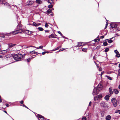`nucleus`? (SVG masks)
Listing matches in <instances>:
<instances>
[{"mask_svg":"<svg viewBox=\"0 0 120 120\" xmlns=\"http://www.w3.org/2000/svg\"><path fill=\"white\" fill-rule=\"evenodd\" d=\"M111 117L110 115H108L106 117L105 119L106 120H110L111 119Z\"/></svg>","mask_w":120,"mask_h":120,"instance_id":"obj_10","label":"nucleus"},{"mask_svg":"<svg viewBox=\"0 0 120 120\" xmlns=\"http://www.w3.org/2000/svg\"><path fill=\"white\" fill-rule=\"evenodd\" d=\"M30 60H31V59H30V58L28 59H27V61L28 62H29L30 61Z\"/></svg>","mask_w":120,"mask_h":120,"instance_id":"obj_41","label":"nucleus"},{"mask_svg":"<svg viewBox=\"0 0 120 120\" xmlns=\"http://www.w3.org/2000/svg\"><path fill=\"white\" fill-rule=\"evenodd\" d=\"M56 50V49H53L52 50V51H54Z\"/></svg>","mask_w":120,"mask_h":120,"instance_id":"obj_53","label":"nucleus"},{"mask_svg":"<svg viewBox=\"0 0 120 120\" xmlns=\"http://www.w3.org/2000/svg\"><path fill=\"white\" fill-rule=\"evenodd\" d=\"M30 52V53H32V54H39L37 52L34 51H32L31 52Z\"/></svg>","mask_w":120,"mask_h":120,"instance_id":"obj_19","label":"nucleus"},{"mask_svg":"<svg viewBox=\"0 0 120 120\" xmlns=\"http://www.w3.org/2000/svg\"><path fill=\"white\" fill-rule=\"evenodd\" d=\"M16 45L15 44H8V46L9 48H10L15 45Z\"/></svg>","mask_w":120,"mask_h":120,"instance_id":"obj_9","label":"nucleus"},{"mask_svg":"<svg viewBox=\"0 0 120 120\" xmlns=\"http://www.w3.org/2000/svg\"><path fill=\"white\" fill-rule=\"evenodd\" d=\"M40 24L39 23L37 24L35 22H34L33 23V25L35 26H39Z\"/></svg>","mask_w":120,"mask_h":120,"instance_id":"obj_12","label":"nucleus"},{"mask_svg":"<svg viewBox=\"0 0 120 120\" xmlns=\"http://www.w3.org/2000/svg\"><path fill=\"white\" fill-rule=\"evenodd\" d=\"M4 112H5L6 113H7V112H6V111H4Z\"/></svg>","mask_w":120,"mask_h":120,"instance_id":"obj_60","label":"nucleus"},{"mask_svg":"<svg viewBox=\"0 0 120 120\" xmlns=\"http://www.w3.org/2000/svg\"><path fill=\"white\" fill-rule=\"evenodd\" d=\"M38 30L40 31H42L44 30L43 29L42 27H39L38 28Z\"/></svg>","mask_w":120,"mask_h":120,"instance_id":"obj_22","label":"nucleus"},{"mask_svg":"<svg viewBox=\"0 0 120 120\" xmlns=\"http://www.w3.org/2000/svg\"><path fill=\"white\" fill-rule=\"evenodd\" d=\"M118 72L119 73H120V69L119 70Z\"/></svg>","mask_w":120,"mask_h":120,"instance_id":"obj_62","label":"nucleus"},{"mask_svg":"<svg viewBox=\"0 0 120 120\" xmlns=\"http://www.w3.org/2000/svg\"><path fill=\"white\" fill-rule=\"evenodd\" d=\"M112 39V38H110V40L108 41V42L109 43H111L112 42H113V41L111 40Z\"/></svg>","mask_w":120,"mask_h":120,"instance_id":"obj_23","label":"nucleus"},{"mask_svg":"<svg viewBox=\"0 0 120 120\" xmlns=\"http://www.w3.org/2000/svg\"><path fill=\"white\" fill-rule=\"evenodd\" d=\"M82 120H86V117H84L82 118Z\"/></svg>","mask_w":120,"mask_h":120,"instance_id":"obj_38","label":"nucleus"},{"mask_svg":"<svg viewBox=\"0 0 120 120\" xmlns=\"http://www.w3.org/2000/svg\"><path fill=\"white\" fill-rule=\"evenodd\" d=\"M61 36H62L64 38L66 39V38H65V37H64V36L63 35H62Z\"/></svg>","mask_w":120,"mask_h":120,"instance_id":"obj_54","label":"nucleus"},{"mask_svg":"<svg viewBox=\"0 0 120 120\" xmlns=\"http://www.w3.org/2000/svg\"><path fill=\"white\" fill-rule=\"evenodd\" d=\"M22 48H27L28 47H27L25 45H23L22 46Z\"/></svg>","mask_w":120,"mask_h":120,"instance_id":"obj_30","label":"nucleus"},{"mask_svg":"<svg viewBox=\"0 0 120 120\" xmlns=\"http://www.w3.org/2000/svg\"><path fill=\"white\" fill-rule=\"evenodd\" d=\"M114 52L116 54L119 53L118 52L117 50H115L114 51Z\"/></svg>","mask_w":120,"mask_h":120,"instance_id":"obj_33","label":"nucleus"},{"mask_svg":"<svg viewBox=\"0 0 120 120\" xmlns=\"http://www.w3.org/2000/svg\"><path fill=\"white\" fill-rule=\"evenodd\" d=\"M104 73V71H103V72H101V76L103 74V73Z\"/></svg>","mask_w":120,"mask_h":120,"instance_id":"obj_48","label":"nucleus"},{"mask_svg":"<svg viewBox=\"0 0 120 120\" xmlns=\"http://www.w3.org/2000/svg\"><path fill=\"white\" fill-rule=\"evenodd\" d=\"M109 49L108 48H106L105 50V52H107L109 50Z\"/></svg>","mask_w":120,"mask_h":120,"instance_id":"obj_29","label":"nucleus"},{"mask_svg":"<svg viewBox=\"0 0 120 120\" xmlns=\"http://www.w3.org/2000/svg\"><path fill=\"white\" fill-rule=\"evenodd\" d=\"M61 47V46H58V47H57V48H56V50H58V49L59 48H60Z\"/></svg>","mask_w":120,"mask_h":120,"instance_id":"obj_39","label":"nucleus"},{"mask_svg":"<svg viewBox=\"0 0 120 120\" xmlns=\"http://www.w3.org/2000/svg\"><path fill=\"white\" fill-rule=\"evenodd\" d=\"M116 56L118 57H120V54H119V53L118 54H116Z\"/></svg>","mask_w":120,"mask_h":120,"instance_id":"obj_27","label":"nucleus"},{"mask_svg":"<svg viewBox=\"0 0 120 120\" xmlns=\"http://www.w3.org/2000/svg\"><path fill=\"white\" fill-rule=\"evenodd\" d=\"M51 1H52L50 0H48V2L49 3L51 4Z\"/></svg>","mask_w":120,"mask_h":120,"instance_id":"obj_43","label":"nucleus"},{"mask_svg":"<svg viewBox=\"0 0 120 120\" xmlns=\"http://www.w3.org/2000/svg\"><path fill=\"white\" fill-rule=\"evenodd\" d=\"M102 97V96L101 94H100L97 96H96V97H94V100L95 101L96 99H97L98 100L99 99H100Z\"/></svg>","mask_w":120,"mask_h":120,"instance_id":"obj_7","label":"nucleus"},{"mask_svg":"<svg viewBox=\"0 0 120 120\" xmlns=\"http://www.w3.org/2000/svg\"><path fill=\"white\" fill-rule=\"evenodd\" d=\"M65 49H60L57 52H60V51H62L63 50H64Z\"/></svg>","mask_w":120,"mask_h":120,"instance_id":"obj_31","label":"nucleus"},{"mask_svg":"<svg viewBox=\"0 0 120 120\" xmlns=\"http://www.w3.org/2000/svg\"><path fill=\"white\" fill-rule=\"evenodd\" d=\"M112 88L111 87H110L109 89V92L110 94H112L113 93V92L112 91Z\"/></svg>","mask_w":120,"mask_h":120,"instance_id":"obj_13","label":"nucleus"},{"mask_svg":"<svg viewBox=\"0 0 120 120\" xmlns=\"http://www.w3.org/2000/svg\"><path fill=\"white\" fill-rule=\"evenodd\" d=\"M113 91L115 94H117L119 93L118 90L116 89H114Z\"/></svg>","mask_w":120,"mask_h":120,"instance_id":"obj_15","label":"nucleus"},{"mask_svg":"<svg viewBox=\"0 0 120 120\" xmlns=\"http://www.w3.org/2000/svg\"><path fill=\"white\" fill-rule=\"evenodd\" d=\"M5 56L6 58H10L12 57V56L10 54H8L5 55Z\"/></svg>","mask_w":120,"mask_h":120,"instance_id":"obj_14","label":"nucleus"},{"mask_svg":"<svg viewBox=\"0 0 120 120\" xmlns=\"http://www.w3.org/2000/svg\"><path fill=\"white\" fill-rule=\"evenodd\" d=\"M107 22H106V24L105 25V29H106V28H107V25H108V23H107Z\"/></svg>","mask_w":120,"mask_h":120,"instance_id":"obj_36","label":"nucleus"},{"mask_svg":"<svg viewBox=\"0 0 120 120\" xmlns=\"http://www.w3.org/2000/svg\"><path fill=\"white\" fill-rule=\"evenodd\" d=\"M58 33L60 34L61 35V36H62V34L61 33L60 31H58Z\"/></svg>","mask_w":120,"mask_h":120,"instance_id":"obj_40","label":"nucleus"},{"mask_svg":"<svg viewBox=\"0 0 120 120\" xmlns=\"http://www.w3.org/2000/svg\"><path fill=\"white\" fill-rule=\"evenodd\" d=\"M102 84L100 83L97 86V89H95L94 88L93 93L94 95L97 94L98 93V92L97 90H101L102 89Z\"/></svg>","mask_w":120,"mask_h":120,"instance_id":"obj_1","label":"nucleus"},{"mask_svg":"<svg viewBox=\"0 0 120 120\" xmlns=\"http://www.w3.org/2000/svg\"><path fill=\"white\" fill-rule=\"evenodd\" d=\"M38 117L39 118H42L43 119H44V117H43V116H41L40 115L38 116Z\"/></svg>","mask_w":120,"mask_h":120,"instance_id":"obj_25","label":"nucleus"},{"mask_svg":"<svg viewBox=\"0 0 120 120\" xmlns=\"http://www.w3.org/2000/svg\"><path fill=\"white\" fill-rule=\"evenodd\" d=\"M105 113V112L104 111H102L101 112V116L102 117H103L104 116V115Z\"/></svg>","mask_w":120,"mask_h":120,"instance_id":"obj_16","label":"nucleus"},{"mask_svg":"<svg viewBox=\"0 0 120 120\" xmlns=\"http://www.w3.org/2000/svg\"><path fill=\"white\" fill-rule=\"evenodd\" d=\"M111 96V95L110 94L106 95L105 97V99L107 101L108 100L110 97Z\"/></svg>","mask_w":120,"mask_h":120,"instance_id":"obj_8","label":"nucleus"},{"mask_svg":"<svg viewBox=\"0 0 120 120\" xmlns=\"http://www.w3.org/2000/svg\"><path fill=\"white\" fill-rule=\"evenodd\" d=\"M4 0H0V2H3L4 1Z\"/></svg>","mask_w":120,"mask_h":120,"instance_id":"obj_52","label":"nucleus"},{"mask_svg":"<svg viewBox=\"0 0 120 120\" xmlns=\"http://www.w3.org/2000/svg\"><path fill=\"white\" fill-rule=\"evenodd\" d=\"M22 106H23L24 107H25L27 109H28V108L24 104Z\"/></svg>","mask_w":120,"mask_h":120,"instance_id":"obj_47","label":"nucleus"},{"mask_svg":"<svg viewBox=\"0 0 120 120\" xmlns=\"http://www.w3.org/2000/svg\"><path fill=\"white\" fill-rule=\"evenodd\" d=\"M84 43L83 42H79L78 43V46L79 47L81 46L82 45H83V44Z\"/></svg>","mask_w":120,"mask_h":120,"instance_id":"obj_17","label":"nucleus"},{"mask_svg":"<svg viewBox=\"0 0 120 120\" xmlns=\"http://www.w3.org/2000/svg\"><path fill=\"white\" fill-rule=\"evenodd\" d=\"M55 38V35L54 34H51L49 36V38Z\"/></svg>","mask_w":120,"mask_h":120,"instance_id":"obj_11","label":"nucleus"},{"mask_svg":"<svg viewBox=\"0 0 120 120\" xmlns=\"http://www.w3.org/2000/svg\"><path fill=\"white\" fill-rule=\"evenodd\" d=\"M106 77L108 79H109L110 80H111L112 79V78L109 76L106 75Z\"/></svg>","mask_w":120,"mask_h":120,"instance_id":"obj_24","label":"nucleus"},{"mask_svg":"<svg viewBox=\"0 0 120 120\" xmlns=\"http://www.w3.org/2000/svg\"><path fill=\"white\" fill-rule=\"evenodd\" d=\"M49 30H45V32H49Z\"/></svg>","mask_w":120,"mask_h":120,"instance_id":"obj_51","label":"nucleus"},{"mask_svg":"<svg viewBox=\"0 0 120 120\" xmlns=\"http://www.w3.org/2000/svg\"><path fill=\"white\" fill-rule=\"evenodd\" d=\"M53 7V6L52 5H50L48 6V7L49 8H52Z\"/></svg>","mask_w":120,"mask_h":120,"instance_id":"obj_28","label":"nucleus"},{"mask_svg":"<svg viewBox=\"0 0 120 120\" xmlns=\"http://www.w3.org/2000/svg\"><path fill=\"white\" fill-rule=\"evenodd\" d=\"M52 11V10L51 9H49L47 11V13L49 14Z\"/></svg>","mask_w":120,"mask_h":120,"instance_id":"obj_21","label":"nucleus"},{"mask_svg":"<svg viewBox=\"0 0 120 120\" xmlns=\"http://www.w3.org/2000/svg\"><path fill=\"white\" fill-rule=\"evenodd\" d=\"M34 1L31 0L28 1L26 3V5L28 6H31L34 2Z\"/></svg>","mask_w":120,"mask_h":120,"instance_id":"obj_5","label":"nucleus"},{"mask_svg":"<svg viewBox=\"0 0 120 120\" xmlns=\"http://www.w3.org/2000/svg\"><path fill=\"white\" fill-rule=\"evenodd\" d=\"M31 47H33L36 48V47L34 46H31Z\"/></svg>","mask_w":120,"mask_h":120,"instance_id":"obj_61","label":"nucleus"},{"mask_svg":"<svg viewBox=\"0 0 120 120\" xmlns=\"http://www.w3.org/2000/svg\"><path fill=\"white\" fill-rule=\"evenodd\" d=\"M118 75L119 76H120V73L118 72Z\"/></svg>","mask_w":120,"mask_h":120,"instance_id":"obj_56","label":"nucleus"},{"mask_svg":"<svg viewBox=\"0 0 120 120\" xmlns=\"http://www.w3.org/2000/svg\"><path fill=\"white\" fill-rule=\"evenodd\" d=\"M98 67L99 68L98 70H99V71H101L102 70H101V67Z\"/></svg>","mask_w":120,"mask_h":120,"instance_id":"obj_37","label":"nucleus"},{"mask_svg":"<svg viewBox=\"0 0 120 120\" xmlns=\"http://www.w3.org/2000/svg\"><path fill=\"white\" fill-rule=\"evenodd\" d=\"M7 52V51H6V50H5L4 51V52H3L4 53H6Z\"/></svg>","mask_w":120,"mask_h":120,"instance_id":"obj_55","label":"nucleus"},{"mask_svg":"<svg viewBox=\"0 0 120 120\" xmlns=\"http://www.w3.org/2000/svg\"><path fill=\"white\" fill-rule=\"evenodd\" d=\"M103 44L105 46H107L108 45L107 43L106 42H104Z\"/></svg>","mask_w":120,"mask_h":120,"instance_id":"obj_26","label":"nucleus"},{"mask_svg":"<svg viewBox=\"0 0 120 120\" xmlns=\"http://www.w3.org/2000/svg\"><path fill=\"white\" fill-rule=\"evenodd\" d=\"M86 49H84V48H83V49H82V50L83 51H84V52H86Z\"/></svg>","mask_w":120,"mask_h":120,"instance_id":"obj_32","label":"nucleus"},{"mask_svg":"<svg viewBox=\"0 0 120 120\" xmlns=\"http://www.w3.org/2000/svg\"><path fill=\"white\" fill-rule=\"evenodd\" d=\"M118 88L119 89H120V85H119V86Z\"/></svg>","mask_w":120,"mask_h":120,"instance_id":"obj_59","label":"nucleus"},{"mask_svg":"<svg viewBox=\"0 0 120 120\" xmlns=\"http://www.w3.org/2000/svg\"><path fill=\"white\" fill-rule=\"evenodd\" d=\"M104 36H101L100 37V38L101 39L104 38Z\"/></svg>","mask_w":120,"mask_h":120,"instance_id":"obj_42","label":"nucleus"},{"mask_svg":"<svg viewBox=\"0 0 120 120\" xmlns=\"http://www.w3.org/2000/svg\"><path fill=\"white\" fill-rule=\"evenodd\" d=\"M23 57V55L21 54H15L13 57V58L15 60L19 61L21 60Z\"/></svg>","mask_w":120,"mask_h":120,"instance_id":"obj_2","label":"nucleus"},{"mask_svg":"<svg viewBox=\"0 0 120 120\" xmlns=\"http://www.w3.org/2000/svg\"><path fill=\"white\" fill-rule=\"evenodd\" d=\"M23 101H21L20 102V103L21 104H22L23 103Z\"/></svg>","mask_w":120,"mask_h":120,"instance_id":"obj_45","label":"nucleus"},{"mask_svg":"<svg viewBox=\"0 0 120 120\" xmlns=\"http://www.w3.org/2000/svg\"><path fill=\"white\" fill-rule=\"evenodd\" d=\"M2 102V100L1 99V97H0V102Z\"/></svg>","mask_w":120,"mask_h":120,"instance_id":"obj_57","label":"nucleus"},{"mask_svg":"<svg viewBox=\"0 0 120 120\" xmlns=\"http://www.w3.org/2000/svg\"><path fill=\"white\" fill-rule=\"evenodd\" d=\"M46 52H42V55H44L45 54V53H46Z\"/></svg>","mask_w":120,"mask_h":120,"instance_id":"obj_49","label":"nucleus"},{"mask_svg":"<svg viewBox=\"0 0 120 120\" xmlns=\"http://www.w3.org/2000/svg\"><path fill=\"white\" fill-rule=\"evenodd\" d=\"M36 48L37 49H38L39 48V47H37Z\"/></svg>","mask_w":120,"mask_h":120,"instance_id":"obj_63","label":"nucleus"},{"mask_svg":"<svg viewBox=\"0 0 120 120\" xmlns=\"http://www.w3.org/2000/svg\"><path fill=\"white\" fill-rule=\"evenodd\" d=\"M94 63L96 65L97 68H98V64L95 61H94Z\"/></svg>","mask_w":120,"mask_h":120,"instance_id":"obj_46","label":"nucleus"},{"mask_svg":"<svg viewBox=\"0 0 120 120\" xmlns=\"http://www.w3.org/2000/svg\"><path fill=\"white\" fill-rule=\"evenodd\" d=\"M91 101H90L89 103V105L90 106H91Z\"/></svg>","mask_w":120,"mask_h":120,"instance_id":"obj_50","label":"nucleus"},{"mask_svg":"<svg viewBox=\"0 0 120 120\" xmlns=\"http://www.w3.org/2000/svg\"><path fill=\"white\" fill-rule=\"evenodd\" d=\"M17 28L18 30L22 29L21 26V25H18L17 27Z\"/></svg>","mask_w":120,"mask_h":120,"instance_id":"obj_18","label":"nucleus"},{"mask_svg":"<svg viewBox=\"0 0 120 120\" xmlns=\"http://www.w3.org/2000/svg\"><path fill=\"white\" fill-rule=\"evenodd\" d=\"M43 46H41L39 47V48L41 49L43 48Z\"/></svg>","mask_w":120,"mask_h":120,"instance_id":"obj_44","label":"nucleus"},{"mask_svg":"<svg viewBox=\"0 0 120 120\" xmlns=\"http://www.w3.org/2000/svg\"><path fill=\"white\" fill-rule=\"evenodd\" d=\"M23 31L22 29L17 30L15 31L11 32V34H15L18 33L22 32Z\"/></svg>","mask_w":120,"mask_h":120,"instance_id":"obj_3","label":"nucleus"},{"mask_svg":"<svg viewBox=\"0 0 120 120\" xmlns=\"http://www.w3.org/2000/svg\"><path fill=\"white\" fill-rule=\"evenodd\" d=\"M6 106L7 107H8L9 106V105L8 104H6Z\"/></svg>","mask_w":120,"mask_h":120,"instance_id":"obj_58","label":"nucleus"},{"mask_svg":"<svg viewBox=\"0 0 120 120\" xmlns=\"http://www.w3.org/2000/svg\"><path fill=\"white\" fill-rule=\"evenodd\" d=\"M36 2L38 4H41L42 3V1L40 0H37Z\"/></svg>","mask_w":120,"mask_h":120,"instance_id":"obj_20","label":"nucleus"},{"mask_svg":"<svg viewBox=\"0 0 120 120\" xmlns=\"http://www.w3.org/2000/svg\"><path fill=\"white\" fill-rule=\"evenodd\" d=\"M45 26L46 27H47L49 26V25L48 23H45Z\"/></svg>","mask_w":120,"mask_h":120,"instance_id":"obj_35","label":"nucleus"},{"mask_svg":"<svg viewBox=\"0 0 120 120\" xmlns=\"http://www.w3.org/2000/svg\"><path fill=\"white\" fill-rule=\"evenodd\" d=\"M112 103L113 104L114 107H116L117 105V101L116 99L114 98H112L111 99Z\"/></svg>","mask_w":120,"mask_h":120,"instance_id":"obj_4","label":"nucleus"},{"mask_svg":"<svg viewBox=\"0 0 120 120\" xmlns=\"http://www.w3.org/2000/svg\"><path fill=\"white\" fill-rule=\"evenodd\" d=\"M100 39L99 38H98L96 39L94 41L95 42H96L97 41H99L100 40Z\"/></svg>","mask_w":120,"mask_h":120,"instance_id":"obj_34","label":"nucleus"},{"mask_svg":"<svg viewBox=\"0 0 120 120\" xmlns=\"http://www.w3.org/2000/svg\"><path fill=\"white\" fill-rule=\"evenodd\" d=\"M119 67L120 68V64H119Z\"/></svg>","mask_w":120,"mask_h":120,"instance_id":"obj_64","label":"nucleus"},{"mask_svg":"<svg viewBox=\"0 0 120 120\" xmlns=\"http://www.w3.org/2000/svg\"><path fill=\"white\" fill-rule=\"evenodd\" d=\"M100 105L102 107H108L107 104L104 102L101 103L100 104Z\"/></svg>","mask_w":120,"mask_h":120,"instance_id":"obj_6","label":"nucleus"}]
</instances>
